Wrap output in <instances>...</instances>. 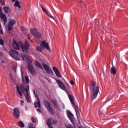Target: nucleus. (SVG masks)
I'll use <instances>...</instances> for the list:
<instances>
[{"mask_svg":"<svg viewBox=\"0 0 128 128\" xmlns=\"http://www.w3.org/2000/svg\"><path fill=\"white\" fill-rule=\"evenodd\" d=\"M18 44L20 48H21L24 54H21V57L22 60L28 62V64H32V61L28 60V58L27 55L28 53V50L30 46L29 42L26 40L24 42V44L22 42H18Z\"/></svg>","mask_w":128,"mask_h":128,"instance_id":"f257e3e1","label":"nucleus"},{"mask_svg":"<svg viewBox=\"0 0 128 128\" xmlns=\"http://www.w3.org/2000/svg\"><path fill=\"white\" fill-rule=\"evenodd\" d=\"M16 90L20 96H22V92L26 98V100L27 102L30 103V94L28 92L30 86H28L25 88L24 85L22 84L20 85V87L18 86H16Z\"/></svg>","mask_w":128,"mask_h":128,"instance_id":"f03ea898","label":"nucleus"},{"mask_svg":"<svg viewBox=\"0 0 128 128\" xmlns=\"http://www.w3.org/2000/svg\"><path fill=\"white\" fill-rule=\"evenodd\" d=\"M90 88L92 90V100H94L97 98L98 94L100 92V86L96 85L95 82H92L90 86Z\"/></svg>","mask_w":128,"mask_h":128,"instance_id":"7ed1b4c3","label":"nucleus"},{"mask_svg":"<svg viewBox=\"0 0 128 128\" xmlns=\"http://www.w3.org/2000/svg\"><path fill=\"white\" fill-rule=\"evenodd\" d=\"M9 54L14 59L17 60H20V56L18 54V52L16 51V50H10Z\"/></svg>","mask_w":128,"mask_h":128,"instance_id":"20e7f679","label":"nucleus"},{"mask_svg":"<svg viewBox=\"0 0 128 128\" xmlns=\"http://www.w3.org/2000/svg\"><path fill=\"white\" fill-rule=\"evenodd\" d=\"M44 106L48 109L49 112L52 114H54V112L52 110V108L51 107L50 104L47 100L43 101Z\"/></svg>","mask_w":128,"mask_h":128,"instance_id":"39448f33","label":"nucleus"},{"mask_svg":"<svg viewBox=\"0 0 128 128\" xmlns=\"http://www.w3.org/2000/svg\"><path fill=\"white\" fill-rule=\"evenodd\" d=\"M30 32L33 36L37 38H40L42 36V35L40 32H38V30L36 28L30 29Z\"/></svg>","mask_w":128,"mask_h":128,"instance_id":"423d86ee","label":"nucleus"},{"mask_svg":"<svg viewBox=\"0 0 128 128\" xmlns=\"http://www.w3.org/2000/svg\"><path fill=\"white\" fill-rule=\"evenodd\" d=\"M42 65H43V68H44V69L46 70V72L48 74H54V72L52 69L50 68L48 64L44 63H42Z\"/></svg>","mask_w":128,"mask_h":128,"instance_id":"0eeeda50","label":"nucleus"},{"mask_svg":"<svg viewBox=\"0 0 128 128\" xmlns=\"http://www.w3.org/2000/svg\"><path fill=\"white\" fill-rule=\"evenodd\" d=\"M2 8L0 7V18L4 20V25L6 24V23H7V18L6 17V16L4 14H2Z\"/></svg>","mask_w":128,"mask_h":128,"instance_id":"6e6552de","label":"nucleus"},{"mask_svg":"<svg viewBox=\"0 0 128 128\" xmlns=\"http://www.w3.org/2000/svg\"><path fill=\"white\" fill-rule=\"evenodd\" d=\"M56 82L58 84V86H59V88L61 90H62L66 92V88L64 85V84H62V81H60L59 80H56Z\"/></svg>","mask_w":128,"mask_h":128,"instance_id":"1a4fd4ad","label":"nucleus"},{"mask_svg":"<svg viewBox=\"0 0 128 128\" xmlns=\"http://www.w3.org/2000/svg\"><path fill=\"white\" fill-rule=\"evenodd\" d=\"M13 112H14L13 115H14V117L15 118H18L20 117V112L19 110L17 108H14L13 110Z\"/></svg>","mask_w":128,"mask_h":128,"instance_id":"9d476101","label":"nucleus"},{"mask_svg":"<svg viewBox=\"0 0 128 128\" xmlns=\"http://www.w3.org/2000/svg\"><path fill=\"white\" fill-rule=\"evenodd\" d=\"M28 69L29 70L30 72L32 74H34L35 73V70L34 68V66L32 64H28Z\"/></svg>","mask_w":128,"mask_h":128,"instance_id":"9b49d317","label":"nucleus"},{"mask_svg":"<svg viewBox=\"0 0 128 128\" xmlns=\"http://www.w3.org/2000/svg\"><path fill=\"white\" fill-rule=\"evenodd\" d=\"M52 70L55 73V74L57 77H58V78L62 77L60 72L55 66H54L52 68Z\"/></svg>","mask_w":128,"mask_h":128,"instance_id":"f8f14e48","label":"nucleus"},{"mask_svg":"<svg viewBox=\"0 0 128 128\" xmlns=\"http://www.w3.org/2000/svg\"><path fill=\"white\" fill-rule=\"evenodd\" d=\"M53 118H50L48 119L46 121V124L48 126L49 128H54L52 127V121Z\"/></svg>","mask_w":128,"mask_h":128,"instance_id":"ddd939ff","label":"nucleus"},{"mask_svg":"<svg viewBox=\"0 0 128 128\" xmlns=\"http://www.w3.org/2000/svg\"><path fill=\"white\" fill-rule=\"evenodd\" d=\"M66 114L70 120L72 121V120L74 118L73 114L70 110L66 111Z\"/></svg>","mask_w":128,"mask_h":128,"instance_id":"4468645a","label":"nucleus"},{"mask_svg":"<svg viewBox=\"0 0 128 128\" xmlns=\"http://www.w3.org/2000/svg\"><path fill=\"white\" fill-rule=\"evenodd\" d=\"M42 46H44L46 49L49 50L50 47L48 46V44L46 42V41H42V44H40Z\"/></svg>","mask_w":128,"mask_h":128,"instance_id":"2eb2a0df","label":"nucleus"},{"mask_svg":"<svg viewBox=\"0 0 128 128\" xmlns=\"http://www.w3.org/2000/svg\"><path fill=\"white\" fill-rule=\"evenodd\" d=\"M38 102H35L34 104L36 108H40L41 105H40V99H38L37 100Z\"/></svg>","mask_w":128,"mask_h":128,"instance_id":"dca6fc26","label":"nucleus"},{"mask_svg":"<svg viewBox=\"0 0 128 128\" xmlns=\"http://www.w3.org/2000/svg\"><path fill=\"white\" fill-rule=\"evenodd\" d=\"M68 97L71 102V104L73 105V106H75V104L73 99V96L70 94H68Z\"/></svg>","mask_w":128,"mask_h":128,"instance_id":"f3484780","label":"nucleus"},{"mask_svg":"<svg viewBox=\"0 0 128 128\" xmlns=\"http://www.w3.org/2000/svg\"><path fill=\"white\" fill-rule=\"evenodd\" d=\"M13 48L16 50H20L18 45L17 42H16V41H14V42H13Z\"/></svg>","mask_w":128,"mask_h":128,"instance_id":"a211bd4d","label":"nucleus"},{"mask_svg":"<svg viewBox=\"0 0 128 128\" xmlns=\"http://www.w3.org/2000/svg\"><path fill=\"white\" fill-rule=\"evenodd\" d=\"M3 10L6 13H10L11 11L9 6H4Z\"/></svg>","mask_w":128,"mask_h":128,"instance_id":"6ab92c4d","label":"nucleus"},{"mask_svg":"<svg viewBox=\"0 0 128 128\" xmlns=\"http://www.w3.org/2000/svg\"><path fill=\"white\" fill-rule=\"evenodd\" d=\"M35 65L37 68H40V69L43 70V68L42 67V65L38 61L36 60L35 62Z\"/></svg>","mask_w":128,"mask_h":128,"instance_id":"aec40b11","label":"nucleus"},{"mask_svg":"<svg viewBox=\"0 0 128 128\" xmlns=\"http://www.w3.org/2000/svg\"><path fill=\"white\" fill-rule=\"evenodd\" d=\"M110 72L112 74L114 75L116 74V70L114 68V66L111 68Z\"/></svg>","mask_w":128,"mask_h":128,"instance_id":"412c9836","label":"nucleus"},{"mask_svg":"<svg viewBox=\"0 0 128 128\" xmlns=\"http://www.w3.org/2000/svg\"><path fill=\"white\" fill-rule=\"evenodd\" d=\"M51 101L52 102V104L54 105V106L57 108L58 104V102L56 100L54 99V100H51Z\"/></svg>","mask_w":128,"mask_h":128,"instance_id":"4be33fe9","label":"nucleus"},{"mask_svg":"<svg viewBox=\"0 0 128 128\" xmlns=\"http://www.w3.org/2000/svg\"><path fill=\"white\" fill-rule=\"evenodd\" d=\"M18 126H20V128H24V124L22 121H19L18 122Z\"/></svg>","mask_w":128,"mask_h":128,"instance_id":"5701e85b","label":"nucleus"},{"mask_svg":"<svg viewBox=\"0 0 128 128\" xmlns=\"http://www.w3.org/2000/svg\"><path fill=\"white\" fill-rule=\"evenodd\" d=\"M14 6L16 8H21V6H20V2H19L18 0H16V1Z\"/></svg>","mask_w":128,"mask_h":128,"instance_id":"b1692460","label":"nucleus"},{"mask_svg":"<svg viewBox=\"0 0 128 128\" xmlns=\"http://www.w3.org/2000/svg\"><path fill=\"white\" fill-rule=\"evenodd\" d=\"M44 50V48L42 45L40 44V46H36V50L38 52H42Z\"/></svg>","mask_w":128,"mask_h":128,"instance_id":"393cba45","label":"nucleus"},{"mask_svg":"<svg viewBox=\"0 0 128 128\" xmlns=\"http://www.w3.org/2000/svg\"><path fill=\"white\" fill-rule=\"evenodd\" d=\"M16 24V22L14 20H10V22H9V23L8 24H10V26H13L15 25Z\"/></svg>","mask_w":128,"mask_h":128,"instance_id":"a878e982","label":"nucleus"},{"mask_svg":"<svg viewBox=\"0 0 128 128\" xmlns=\"http://www.w3.org/2000/svg\"><path fill=\"white\" fill-rule=\"evenodd\" d=\"M40 8H42V10H43V12H44L45 14H48V11L46 10V9L42 6V5L40 4Z\"/></svg>","mask_w":128,"mask_h":128,"instance_id":"bb28decb","label":"nucleus"},{"mask_svg":"<svg viewBox=\"0 0 128 128\" xmlns=\"http://www.w3.org/2000/svg\"><path fill=\"white\" fill-rule=\"evenodd\" d=\"M12 26V25H10V24H8V30L9 32H10V30H12L13 29Z\"/></svg>","mask_w":128,"mask_h":128,"instance_id":"cd10ccee","label":"nucleus"},{"mask_svg":"<svg viewBox=\"0 0 128 128\" xmlns=\"http://www.w3.org/2000/svg\"><path fill=\"white\" fill-rule=\"evenodd\" d=\"M0 4L2 6L5 5V0H0Z\"/></svg>","mask_w":128,"mask_h":128,"instance_id":"c85d7f7f","label":"nucleus"},{"mask_svg":"<svg viewBox=\"0 0 128 128\" xmlns=\"http://www.w3.org/2000/svg\"><path fill=\"white\" fill-rule=\"evenodd\" d=\"M46 15L49 16L50 18L52 19H54V17L52 16L49 12H48V14H46Z\"/></svg>","mask_w":128,"mask_h":128,"instance_id":"c756f323","label":"nucleus"},{"mask_svg":"<svg viewBox=\"0 0 128 128\" xmlns=\"http://www.w3.org/2000/svg\"><path fill=\"white\" fill-rule=\"evenodd\" d=\"M52 122L54 124H56L58 123V120H54V119L52 118Z\"/></svg>","mask_w":128,"mask_h":128,"instance_id":"7c9ffc66","label":"nucleus"},{"mask_svg":"<svg viewBox=\"0 0 128 128\" xmlns=\"http://www.w3.org/2000/svg\"><path fill=\"white\" fill-rule=\"evenodd\" d=\"M28 128H36L33 127L32 123H28Z\"/></svg>","mask_w":128,"mask_h":128,"instance_id":"2f4dec72","label":"nucleus"},{"mask_svg":"<svg viewBox=\"0 0 128 128\" xmlns=\"http://www.w3.org/2000/svg\"><path fill=\"white\" fill-rule=\"evenodd\" d=\"M32 122L34 123V124H36V120L34 118V117H32Z\"/></svg>","mask_w":128,"mask_h":128,"instance_id":"473e14b6","label":"nucleus"},{"mask_svg":"<svg viewBox=\"0 0 128 128\" xmlns=\"http://www.w3.org/2000/svg\"><path fill=\"white\" fill-rule=\"evenodd\" d=\"M4 44V40L2 39H0V44L3 46Z\"/></svg>","mask_w":128,"mask_h":128,"instance_id":"72a5a7b5","label":"nucleus"},{"mask_svg":"<svg viewBox=\"0 0 128 128\" xmlns=\"http://www.w3.org/2000/svg\"><path fill=\"white\" fill-rule=\"evenodd\" d=\"M25 80L27 84L29 83V78L26 76H25Z\"/></svg>","mask_w":128,"mask_h":128,"instance_id":"f704fd0d","label":"nucleus"},{"mask_svg":"<svg viewBox=\"0 0 128 128\" xmlns=\"http://www.w3.org/2000/svg\"><path fill=\"white\" fill-rule=\"evenodd\" d=\"M13 69L14 70V72L16 73L17 72V67H16V66H14Z\"/></svg>","mask_w":128,"mask_h":128,"instance_id":"c9c22d12","label":"nucleus"},{"mask_svg":"<svg viewBox=\"0 0 128 128\" xmlns=\"http://www.w3.org/2000/svg\"><path fill=\"white\" fill-rule=\"evenodd\" d=\"M0 34L2 35L3 34V30L2 28H0Z\"/></svg>","mask_w":128,"mask_h":128,"instance_id":"e433bc0d","label":"nucleus"},{"mask_svg":"<svg viewBox=\"0 0 128 128\" xmlns=\"http://www.w3.org/2000/svg\"><path fill=\"white\" fill-rule=\"evenodd\" d=\"M67 128H74L73 126L71 124L68 125V126H66Z\"/></svg>","mask_w":128,"mask_h":128,"instance_id":"4c0bfd02","label":"nucleus"},{"mask_svg":"<svg viewBox=\"0 0 128 128\" xmlns=\"http://www.w3.org/2000/svg\"><path fill=\"white\" fill-rule=\"evenodd\" d=\"M34 96H35V98H36L37 100H38V99H39V97H38V96L36 94H34Z\"/></svg>","mask_w":128,"mask_h":128,"instance_id":"58836bf2","label":"nucleus"},{"mask_svg":"<svg viewBox=\"0 0 128 128\" xmlns=\"http://www.w3.org/2000/svg\"><path fill=\"white\" fill-rule=\"evenodd\" d=\"M24 100H21L20 101V104L21 105V106H24Z\"/></svg>","mask_w":128,"mask_h":128,"instance_id":"ea45409f","label":"nucleus"},{"mask_svg":"<svg viewBox=\"0 0 128 128\" xmlns=\"http://www.w3.org/2000/svg\"><path fill=\"white\" fill-rule=\"evenodd\" d=\"M70 84L72 85H74V82L72 80H71L70 82Z\"/></svg>","mask_w":128,"mask_h":128,"instance_id":"a19ab883","label":"nucleus"},{"mask_svg":"<svg viewBox=\"0 0 128 128\" xmlns=\"http://www.w3.org/2000/svg\"><path fill=\"white\" fill-rule=\"evenodd\" d=\"M36 112H39L40 113H42V110L40 108L36 110Z\"/></svg>","mask_w":128,"mask_h":128,"instance_id":"79ce46f5","label":"nucleus"},{"mask_svg":"<svg viewBox=\"0 0 128 128\" xmlns=\"http://www.w3.org/2000/svg\"><path fill=\"white\" fill-rule=\"evenodd\" d=\"M120 58V56H118V55H116V58H117L118 60Z\"/></svg>","mask_w":128,"mask_h":128,"instance_id":"37998d69","label":"nucleus"},{"mask_svg":"<svg viewBox=\"0 0 128 128\" xmlns=\"http://www.w3.org/2000/svg\"><path fill=\"white\" fill-rule=\"evenodd\" d=\"M28 40H30V35H29V34H28Z\"/></svg>","mask_w":128,"mask_h":128,"instance_id":"c03bdc74","label":"nucleus"},{"mask_svg":"<svg viewBox=\"0 0 128 128\" xmlns=\"http://www.w3.org/2000/svg\"><path fill=\"white\" fill-rule=\"evenodd\" d=\"M33 92H34V94H36V91L34 90H33Z\"/></svg>","mask_w":128,"mask_h":128,"instance_id":"a18cd8bd","label":"nucleus"},{"mask_svg":"<svg viewBox=\"0 0 128 128\" xmlns=\"http://www.w3.org/2000/svg\"><path fill=\"white\" fill-rule=\"evenodd\" d=\"M22 30H24V28H23V27H22Z\"/></svg>","mask_w":128,"mask_h":128,"instance_id":"49530a36","label":"nucleus"},{"mask_svg":"<svg viewBox=\"0 0 128 128\" xmlns=\"http://www.w3.org/2000/svg\"><path fill=\"white\" fill-rule=\"evenodd\" d=\"M11 80L13 81V78L12 76H10Z\"/></svg>","mask_w":128,"mask_h":128,"instance_id":"de8ad7c7","label":"nucleus"},{"mask_svg":"<svg viewBox=\"0 0 128 128\" xmlns=\"http://www.w3.org/2000/svg\"><path fill=\"white\" fill-rule=\"evenodd\" d=\"M16 0H12V2H14Z\"/></svg>","mask_w":128,"mask_h":128,"instance_id":"09e8293b","label":"nucleus"},{"mask_svg":"<svg viewBox=\"0 0 128 128\" xmlns=\"http://www.w3.org/2000/svg\"><path fill=\"white\" fill-rule=\"evenodd\" d=\"M30 42H32V40H30Z\"/></svg>","mask_w":128,"mask_h":128,"instance_id":"8fccbe9b","label":"nucleus"},{"mask_svg":"<svg viewBox=\"0 0 128 128\" xmlns=\"http://www.w3.org/2000/svg\"><path fill=\"white\" fill-rule=\"evenodd\" d=\"M66 93H68V92H67V90H66Z\"/></svg>","mask_w":128,"mask_h":128,"instance_id":"3c124183","label":"nucleus"},{"mask_svg":"<svg viewBox=\"0 0 128 128\" xmlns=\"http://www.w3.org/2000/svg\"><path fill=\"white\" fill-rule=\"evenodd\" d=\"M0 28H2V26H1V24H0Z\"/></svg>","mask_w":128,"mask_h":128,"instance_id":"603ef678","label":"nucleus"},{"mask_svg":"<svg viewBox=\"0 0 128 128\" xmlns=\"http://www.w3.org/2000/svg\"><path fill=\"white\" fill-rule=\"evenodd\" d=\"M2 52H0V54H2Z\"/></svg>","mask_w":128,"mask_h":128,"instance_id":"864d4df0","label":"nucleus"},{"mask_svg":"<svg viewBox=\"0 0 128 128\" xmlns=\"http://www.w3.org/2000/svg\"><path fill=\"white\" fill-rule=\"evenodd\" d=\"M78 128H82V127H80V126H79V127H78Z\"/></svg>","mask_w":128,"mask_h":128,"instance_id":"5fc2aeb1","label":"nucleus"},{"mask_svg":"<svg viewBox=\"0 0 128 128\" xmlns=\"http://www.w3.org/2000/svg\"><path fill=\"white\" fill-rule=\"evenodd\" d=\"M26 110H28V109L26 108Z\"/></svg>","mask_w":128,"mask_h":128,"instance_id":"6e6d98bb","label":"nucleus"}]
</instances>
